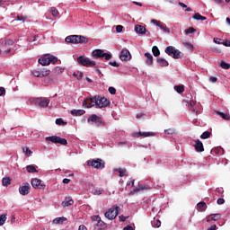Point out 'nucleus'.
I'll return each mask as SVG.
<instances>
[{
    "label": "nucleus",
    "instance_id": "obj_1",
    "mask_svg": "<svg viewBox=\"0 0 230 230\" xmlns=\"http://www.w3.org/2000/svg\"><path fill=\"white\" fill-rule=\"evenodd\" d=\"M65 40L71 44H87L89 42V39L82 35H70Z\"/></svg>",
    "mask_w": 230,
    "mask_h": 230
},
{
    "label": "nucleus",
    "instance_id": "obj_2",
    "mask_svg": "<svg viewBox=\"0 0 230 230\" xmlns=\"http://www.w3.org/2000/svg\"><path fill=\"white\" fill-rule=\"evenodd\" d=\"M58 58L53 55L47 54L44 57L39 58V64L41 66H49V64H57Z\"/></svg>",
    "mask_w": 230,
    "mask_h": 230
},
{
    "label": "nucleus",
    "instance_id": "obj_3",
    "mask_svg": "<svg viewBox=\"0 0 230 230\" xmlns=\"http://www.w3.org/2000/svg\"><path fill=\"white\" fill-rule=\"evenodd\" d=\"M93 230H103L107 227V224L102 220L100 216L92 217Z\"/></svg>",
    "mask_w": 230,
    "mask_h": 230
},
{
    "label": "nucleus",
    "instance_id": "obj_4",
    "mask_svg": "<svg viewBox=\"0 0 230 230\" xmlns=\"http://www.w3.org/2000/svg\"><path fill=\"white\" fill-rule=\"evenodd\" d=\"M111 105V101H109L105 97H102L100 95L95 96V108L96 109H103Z\"/></svg>",
    "mask_w": 230,
    "mask_h": 230
},
{
    "label": "nucleus",
    "instance_id": "obj_5",
    "mask_svg": "<svg viewBox=\"0 0 230 230\" xmlns=\"http://www.w3.org/2000/svg\"><path fill=\"white\" fill-rule=\"evenodd\" d=\"M119 207L114 206L111 207L105 214L104 217L108 218V220H114L118 215H119Z\"/></svg>",
    "mask_w": 230,
    "mask_h": 230
},
{
    "label": "nucleus",
    "instance_id": "obj_6",
    "mask_svg": "<svg viewBox=\"0 0 230 230\" xmlns=\"http://www.w3.org/2000/svg\"><path fill=\"white\" fill-rule=\"evenodd\" d=\"M77 62L80 66H84V67H94V66H96V61L90 60L89 58H85V56L78 57Z\"/></svg>",
    "mask_w": 230,
    "mask_h": 230
},
{
    "label": "nucleus",
    "instance_id": "obj_7",
    "mask_svg": "<svg viewBox=\"0 0 230 230\" xmlns=\"http://www.w3.org/2000/svg\"><path fill=\"white\" fill-rule=\"evenodd\" d=\"M165 53L169 55V57H172V58H182V52L175 49L173 46L167 47L165 49Z\"/></svg>",
    "mask_w": 230,
    "mask_h": 230
},
{
    "label": "nucleus",
    "instance_id": "obj_8",
    "mask_svg": "<svg viewBox=\"0 0 230 230\" xmlns=\"http://www.w3.org/2000/svg\"><path fill=\"white\" fill-rule=\"evenodd\" d=\"M93 58H105V60H111L112 58V55L109 53L103 52L102 49H95L92 52Z\"/></svg>",
    "mask_w": 230,
    "mask_h": 230
},
{
    "label": "nucleus",
    "instance_id": "obj_9",
    "mask_svg": "<svg viewBox=\"0 0 230 230\" xmlns=\"http://www.w3.org/2000/svg\"><path fill=\"white\" fill-rule=\"evenodd\" d=\"M32 102L34 105H36V107H40L44 109L49 105V99L46 97H38L33 99Z\"/></svg>",
    "mask_w": 230,
    "mask_h": 230
},
{
    "label": "nucleus",
    "instance_id": "obj_10",
    "mask_svg": "<svg viewBox=\"0 0 230 230\" xmlns=\"http://www.w3.org/2000/svg\"><path fill=\"white\" fill-rule=\"evenodd\" d=\"M88 123H95L96 127H105V122L102 119L101 117H98L96 114H92L88 119Z\"/></svg>",
    "mask_w": 230,
    "mask_h": 230
},
{
    "label": "nucleus",
    "instance_id": "obj_11",
    "mask_svg": "<svg viewBox=\"0 0 230 230\" xmlns=\"http://www.w3.org/2000/svg\"><path fill=\"white\" fill-rule=\"evenodd\" d=\"M1 46L4 47V53L8 55V53H11L12 49H10V46H13V40H10L8 38H5L4 40H1Z\"/></svg>",
    "mask_w": 230,
    "mask_h": 230
},
{
    "label": "nucleus",
    "instance_id": "obj_12",
    "mask_svg": "<svg viewBox=\"0 0 230 230\" xmlns=\"http://www.w3.org/2000/svg\"><path fill=\"white\" fill-rule=\"evenodd\" d=\"M87 164L88 166H93V168H97V170L105 168V162L102 159L88 161Z\"/></svg>",
    "mask_w": 230,
    "mask_h": 230
},
{
    "label": "nucleus",
    "instance_id": "obj_13",
    "mask_svg": "<svg viewBox=\"0 0 230 230\" xmlns=\"http://www.w3.org/2000/svg\"><path fill=\"white\" fill-rule=\"evenodd\" d=\"M96 106V97L86 98L83 102V107L85 109H91V107Z\"/></svg>",
    "mask_w": 230,
    "mask_h": 230
},
{
    "label": "nucleus",
    "instance_id": "obj_14",
    "mask_svg": "<svg viewBox=\"0 0 230 230\" xmlns=\"http://www.w3.org/2000/svg\"><path fill=\"white\" fill-rule=\"evenodd\" d=\"M32 188L36 190H44L46 188V184L42 183L40 179L33 178L31 181Z\"/></svg>",
    "mask_w": 230,
    "mask_h": 230
},
{
    "label": "nucleus",
    "instance_id": "obj_15",
    "mask_svg": "<svg viewBox=\"0 0 230 230\" xmlns=\"http://www.w3.org/2000/svg\"><path fill=\"white\" fill-rule=\"evenodd\" d=\"M119 58L122 60V62H127V60H130V58H132V55L128 49H123L120 52Z\"/></svg>",
    "mask_w": 230,
    "mask_h": 230
},
{
    "label": "nucleus",
    "instance_id": "obj_16",
    "mask_svg": "<svg viewBox=\"0 0 230 230\" xmlns=\"http://www.w3.org/2000/svg\"><path fill=\"white\" fill-rule=\"evenodd\" d=\"M155 136V134L154 132H136V133H133L132 137H152Z\"/></svg>",
    "mask_w": 230,
    "mask_h": 230
},
{
    "label": "nucleus",
    "instance_id": "obj_17",
    "mask_svg": "<svg viewBox=\"0 0 230 230\" xmlns=\"http://www.w3.org/2000/svg\"><path fill=\"white\" fill-rule=\"evenodd\" d=\"M31 187L30 186V183L26 182L23 185L20 186L19 188V192L21 195H28V193H30V189Z\"/></svg>",
    "mask_w": 230,
    "mask_h": 230
},
{
    "label": "nucleus",
    "instance_id": "obj_18",
    "mask_svg": "<svg viewBox=\"0 0 230 230\" xmlns=\"http://www.w3.org/2000/svg\"><path fill=\"white\" fill-rule=\"evenodd\" d=\"M194 148L196 152H204V144H202V141H200L199 139H196L194 140Z\"/></svg>",
    "mask_w": 230,
    "mask_h": 230
},
{
    "label": "nucleus",
    "instance_id": "obj_19",
    "mask_svg": "<svg viewBox=\"0 0 230 230\" xmlns=\"http://www.w3.org/2000/svg\"><path fill=\"white\" fill-rule=\"evenodd\" d=\"M146 66H152L154 64V56L149 52L145 53Z\"/></svg>",
    "mask_w": 230,
    "mask_h": 230
},
{
    "label": "nucleus",
    "instance_id": "obj_20",
    "mask_svg": "<svg viewBox=\"0 0 230 230\" xmlns=\"http://www.w3.org/2000/svg\"><path fill=\"white\" fill-rule=\"evenodd\" d=\"M73 204H75V201L73 200V199H71V197H66L65 200L61 203L63 208H69V206H73Z\"/></svg>",
    "mask_w": 230,
    "mask_h": 230
},
{
    "label": "nucleus",
    "instance_id": "obj_21",
    "mask_svg": "<svg viewBox=\"0 0 230 230\" xmlns=\"http://www.w3.org/2000/svg\"><path fill=\"white\" fill-rule=\"evenodd\" d=\"M135 31L139 35H145V33H146V28H145L143 25H136Z\"/></svg>",
    "mask_w": 230,
    "mask_h": 230
},
{
    "label": "nucleus",
    "instance_id": "obj_22",
    "mask_svg": "<svg viewBox=\"0 0 230 230\" xmlns=\"http://www.w3.org/2000/svg\"><path fill=\"white\" fill-rule=\"evenodd\" d=\"M222 218V215L220 214H211L208 217L207 222H211L213 220L214 222H217V220H220Z\"/></svg>",
    "mask_w": 230,
    "mask_h": 230
},
{
    "label": "nucleus",
    "instance_id": "obj_23",
    "mask_svg": "<svg viewBox=\"0 0 230 230\" xmlns=\"http://www.w3.org/2000/svg\"><path fill=\"white\" fill-rule=\"evenodd\" d=\"M157 64H159V66H161V67H168L169 63L166 61V59L163 58H158L156 59Z\"/></svg>",
    "mask_w": 230,
    "mask_h": 230
},
{
    "label": "nucleus",
    "instance_id": "obj_24",
    "mask_svg": "<svg viewBox=\"0 0 230 230\" xmlns=\"http://www.w3.org/2000/svg\"><path fill=\"white\" fill-rule=\"evenodd\" d=\"M70 113L72 114V116H75V117H78V116H84V114L85 113V111L84 110H72L70 111Z\"/></svg>",
    "mask_w": 230,
    "mask_h": 230
},
{
    "label": "nucleus",
    "instance_id": "obj_25",
    "mask_svg": "<svg viewBox=\"0 0 230 230\" xmlns=\"http://www.w3.org/2000/svg\"><path fill=\"white\" fill-rule=\"evenodd\" d=\"M216 114H217V116H220V118H222L223 119H226V121H230V115L228 113H224L217 111Z\"/></svg>",
    "mask_w": 230,
    "mask_h": 230
},
{
    "label": "nucleus",
    "instance_id": "obj_26",
    "mask_svg": "<svg viewBox=\"0 0 230 230\" xmlns=\"http://www.w3.org/2000/svg\"><path fill=\"white\" fill-rule=\"evenodd\" d=\"M40 73L41 75V78H44V76H49V75H51V70L46 69V68H40Z\"/></svg>",
    "mask_w": 230,
    "mask_h": 230
},
{
    "label": "nucleus",
    "instance_id": "obj_27",
    "mask_svg": "<svg viewBox=\"0 0 230 230\" xmlns=\"http://www.w3.org/2000/svg\"><path fill=\"white\" fill-rule=\"evenodd\" d=\"M197 208L199 211H206V209L208 208V205L206 204V202L201 201L197 204Z\"/></svg>",
    "mask_w": 230,
    "mask_h": 230
},
{
    "label": "nucleus",
    "instance_id": "obj_28",
    "mask_svg": "<svg viewBox=\"0 0 230 230\" xmlns=\"http://www.w3.org/2000/svg\"><path fill=\"white\" fill-rule=\"evenodd\" d=\"M26 170L29 173H38L39 171L35 168V165H27Z\"/></svg>",
    "mask_w": 230,
    "mask_h": 230
},
{
    "label": "nucleus",
    "instance_id": "obj_29",
    "mask_svg": "<svg viewBox=\"0 0 230 230\" xmlns=\"http://www.w3.org/2000/svg\"><path fill=\"white\" fill-rule=\"evenodd\" d=\"M67 221L66 217H57L53 220V224H64Z\"/></svg>",
    "mask_w": 230,
    "mask_h": 230
},
{
    "label": "nucleus",
    "instance_id": "obj_30",
    "mask_svg": "<svg viewBox=\"0 0 230 230\" xmlns=\"http://www.w3.org/2000/svg\"><path fill=\"white\" fill-rule=\"evenodd\" d=\"M58 137H57V136L46 137V141H50L51 143H55V145H58Z\"/></svg>",
    "mask_w": 230,
    "mask_h": 230
},
{
    "label": "nucleus",
    "instance_id": "obj_31",
    "mask_svg": "<svg viewBox=\"0 0 230 230\" xmlns=\"http://www.w3.org/2000/svg\"><path fill=\"white\" fill-rule=\"evenodd\" d=\"M2 184L3 186H10L12 184V179L10 177L3 178Z\"/></svg>",
    "mask_w": 230,
    "mask_h": 230
},
{
    "label": "nucleus",
    "instance_id": "obj_32",
    "mask_svg": "<svg viewBox=\"0 0 230 230\" xmlns=\"http://www.w3.org/2000/svg\"><path fill=\"white\" fill-rule=\"evenodd\" d=\"M151 225L156 228L161 227V220L154 218V220L151 221Z\"/></svg>",
    "mask_w": 230,
    "mask_h": 230
},
{
    "label": "nucleus",
    "instance_id": "obj_33",
    "mask_svg": "<svg viewBox=\"0 0 230 230\" xmlns=\"http://www.w3.org/2000/svg\"><path fill=\"white\" fill-rule=\"evenodd\" d=\"M54 74L55 75H62V73H64V67L62 66H56L54 69Z\"/></svg>",
    "mask_w": 230,
    "mask_h": 230
},
{
    "label": "nucleus",
    "instance_id": "obj_34",
    "mask_svg": "<svg viewBox=\"0 0 230 230\" xmlns=\"http://www.w3.org/2000/svg\"><path fill=\"white\" fill-rule=\"evenodd\" d=\"M153 55L154 57H159L161 55V51L159 50V48L157 46H154L152 48Z\"/></svg>",
    "mask_w": 230,
    "mask_h": 230
},
{
    "label": "nucleus",
    "instance_id": "obj_35",
    "mask_svg": "<svg viewBox=\"0 0 230 230\" xmlns=\"http://www.w3.org/2000/svg\"><path fill=\"white\" fill-rule=\"evenodd\" d=\"M174 91H177L179 94H182L184 93V85H175Z\"/></svg>",
    "mask_w": 230,
    "mask_h": 230
},
{
    "label": "nucleus",
    "instance_id": "obj_36",
    "mask_svg": "<svg viewBox=\"0 0 230 230\" xmlns=\"http://www.w3.org/2000/svg\"><path fill=\"white\" fill-rule=\"evenodd\" d=\"M158 28L162 29L164 33H170V29H168V27H166V24L163 22L158 25Z\"/></svg>",
    "mask_w": 230,
    "mask_h": 230
},
{
    "label": "nucleus",
    "instance_id": "obj_37",
    "mask_svg": "<svg viewBox=\"0 0 230 230\" xmlns=\"http://www.w3.org/2000/svg\"><path fill=\"white\" fill-rule=\"evenodd\" d=\"M200 137L201 139H209V137H211V132L205 131L201 134Z\"/></svg>",
    "mask_w": 230,
    "mask_h": 230
},
{
    "label": "nucleus",
    "instance_id": "obj_38",
    "mask_svg": "<svg viewBox=\"0 0 230 230\" xmlns=\"http://www.w3.org/2000/svg\"><path fill=\"white\" fill-rule=\"evenodd\" d=\"M219 67H222V69H230V64L226 63V61H221Z\"/></svg>",
    "mask_w": 230,
    "mask_h": 230
},
{
    "label": "nucleus",
    "instance_id": "obj_39",
    "mask_svg": "<svg viewBox=\"0 0 230 230\" xmlns=\"http://www.w3.org/2000/svg\"><path fill=\"white\" fill-rule=\"evenodd\" d=\"M58 144L66 146V145H67V140L66 138L58 137Z\"/></svg>",
    "mask_w": 230,
    "mask_h": 230
},
{
    "label": "nucleus",
    "instance_id": "obj_40",
    "mask_svg": "<svg viewBox=\"0 0 230 230\" xmlns=\"http://www.w3.org/2000/svg\"><path fill=\"white\" fill-rule=\"evenodd\" d=\"M31 75L33 76H36V78H42V75H40V70H33L31 72Z\"/></svg>",
    "mask_w": 230,
    "mask_h": 230
},
{
    "label": "nucleus",
    "instance_id": "obj_41",
    "mask_svg": "<svg viewBox=\"0 0 230 230\" xmlns=\"http://www.w3.org/2000/svg\"><path fill=\"white\" fill-rule=\"evenodd\" d=\"M50 13H52L53 17H58V10L55 7L50 8Z\"/></svg>",
    "mask_w": 230,
    "mask_h": 230
},
{
    "label": "nucleus",
    "instance_id": "obj_42",
    "mask_svg": "<svg viewBox=\"0 0 230 230\" xmlns=\"http://www.w3.org/2000/svg\"><path fill=\"white\" fill-rule=\"evenodd\" d=\"M197 30L193 27H190L189 29L185 30V35H190V33H195Z\"/></svg>",
    "mask_w": 230,
    "mask_h": 230
},
{
    "label": "nucleus",
    "instance_id": "obj_43",
    "mask_svg": "<svg viewBox=\"0 0 230 230\" xmlns=\"http://www.w3.org/2000/svg\"><path fill=\"white\" fill-rule=\"evenodd\" d=\"M119 177H125L127 175V170L126 169H119Z\"/></svg>",
    "mask_w": 230,
    "mask_h": 230
},
{
    "label": "nucleus",
    "instance_id": "obj_44",
    "mask_svg": "<svg viewBox=\"0 0 230 230\" xmlns=\"http://www.w3.org/2000/svg\"><path fill=\"white\" fill-rule=\"evenodd\" d=\"M6 222V215H0V226H3Z\"/></svg>",
    "mask_w": 230,
    "mask_h": 230
},
{
    "label": "nucleus",
    "instance_id": "obj_45",
    "mask_svg": "<svg viewBox=\"0 0 230 230\" xmlns=\"http://www.w3.org/2000/svg\"><path fill=\"white\" fill-rule=\"evenodd\" d=\"M22 151L26 155H31V154H33V152H31V150H30V147H25L22 149Z\"/></svg>",
    "mask_w": 230,
    "mask_h": 230
},
{
    "label": "nucleus",
    "instance_id": "obj_46",
    "mask_svg": "<svg viewBox=\"0 0 230 230\" xmlns=\"http://www.w3.org/2000/svg\"><path fill=\"white\" fill-rule=\"evenodd\" d=\"M92 193H93V195H102V190H100V189H93V190H92Z\"/></svg>",
    "mask_w": 230,
    "mask_h": 230
},
{
    "label": "nucleus",
    "instance_id": "obj_47",
    "mask_svg": "<svg viewBox=\"0 0 230 230\" xmlns=\"http://www.w3.org/2000/svg\"><path fill=\"white\" fill-rule=\"evenodd\" d=\"M56 125H66V122H64V119H57Z\"/></svg>",
    "mask_w": 230,
    "mask_h": 230
},
{
    "label": "nucleus",
    "instance_id": "obj_48",
    "mask_svg": "<svg viewBox=\"0 0 230 230\" xmlns=\"http://www.w3.org/2000/svg\"><path fill=\"white\" fill-rule=\"evenodd\" d=\"M212 154H222V149L221 147H216L211 151Z\"/></svg>",
    "mask_w": 230,
    "mask_h": 230
},
{
    "label": "nucleus",
    "instance_id": "obj_49",
    "mask_svg": "<svg viewBox=\"0 0 230 230\" xmlns=\"http://www.w3.org/2000/svg\"><path fill=\"white\" fill-rule=\"evenodd\" d=\"M201 17H202V15H201L200 13H196L193 15L192 19H195V21H200Z\"/></svg>",
    "mask_w": 230,
    "mask_h": 230
},
{
    "label": "nucleus",
    "instance_id": "obj_50",
    "mask_svg": "<svg viewBox=\"0 0 230 230\" xmlns=\"http://www.w3.org/2000/svg\"><path fill=\"white\" fill-rule=\"evenodd\" d=\"M116 31L117 33H121L123 31V25H117Z\"/></svg>",
    "mask_w": 230,
    "mask_h": 230
},
{
    "label": "nucleus",
    "instance_id": "obj_51",
    "mask_svg": "<svg viewBox=\"0 0 230 230\" xmlns=\"http://www.w3.org/2000/svg\"><path fill=\"white\" fill-rule=\"evenodd\" d=\"M109 65L112 66L113 67H119V64L116 61H110Z\"/></svg>",
    "mask_w": 230,
    "mask_h": 230
},
{
    "label": "nucleus",
    "instance_id": "obj_52",
    "mask_svg": "<svg viewBox=\"0 0 230 230\" xmlns=\"http://www.w3.org/2000/svg\"><path fill=\"white\" fill-rule=\"evenodd\" d=\"M110 94H116V88L110 86L108 89Z\"/></svg>",
    "mask_w": 230,
    "mask_h": 230
},
{
    "label": "nucleus",
    "instance_id": "obj_53",
    "mask_svg": "<svg viewBox=\"0 0 230 230\" xmlns=\"http://www.w3.org/2000/svg\"><path fill=\"white\" fill-rule=\"evenodd\" d=\"M185 48H187L190 51H193V44H191V43H188V42L185 43Z\"/></svg>",
    "mask_w": 230,
    "mask_h": 230
},
{
    "label": "nucleus",
    "instance_id": "obj_54",
    "mask_svg": "<svg viewBox=\"0 0 230 230\" xmlns=\"http://www.w3.org/2000/svg\"><path fill=\"white\" fill-rule=\"evenodd\" d=\"M145 190V188H143V186H141V185H138L137 187H136V188L133 190V191L137 192V191H141V190Z\"/></svg>",
    "mask_w": 230,
    "mask_h": 230
},
{
    "label": "nucleus",
    "instance_id": "obj_55",
    "mask_svg": "<svg viewBox=\"0 0 230 230\" xmlns=\"http://www.w3.org/2000/svg\"><path fill=\"white\" fill-rule=\"evenodd\" d=\"M213 40H214L215 44H222V40H224L219 39V38H214Z\"/></svg>",
    "mask_w": 230,
    "mask_h": 230
},
{
    "label": "nucleus",
    "instance_id": "obj_56",
    "mask_svg": "<svg viewBox=\"0 0 230 230\" xmlns=\"http://www.w3.org/2000/svg\"><path fill=\"white\" fill-rule=\"evenodd\" d=\"M217 204L219 205V206H222V204H225L226 203V199H222V198H219V199H217Z\"/></svg>",
    "mask_w": 230,
    "mask_h": 230
},
{
    "label": "nucleus",
    "instance_id": "obj_57",
    "mask_svg": "<svg viewBox=\"0 0 230 230\" xmlns=\"http://www.w3.org/2000/svg\"><path fill=\"white\" fill-rule=\"evenodd\" d=\"M4 94H6V89L0 87V96H4Z\"/></svg>",
    "mask_w": 230,
    "mask_h": 230
},
{
    "label": "nucleus",
    "instance_id": "obj_58",
    "mask_svg": "<svg viewBox=\"0 0 230 230\" xmlns=\"http://www.w3.org/2000/svg\"><path fill=\"white\" fill-rule=\"evenodd\" d=\"M223 46H226V48H230V40H226L225 41L222 42Z\"/></svg>",
    "mask_w": 230,
    "mask_h": 230
},
{
    "label": "nucleus",
    "instance_id": "obj_59",
    "mask_svg": "<svg viewBox=\"0 0 230 230\" xmlns=\"http://www.w3.org/2000/svg\"><path fill=\"white\" fill-rule=\"evenodd\" d=\"M17 21H21L22 22H24V21H26V18L22 15H18Z\"/></svg>",
    "mask_w": 230,
    "mask_h": 230
},
{
    "label": "nucleus",
    "instance_id": "obj_60",
    "mask_svg": "<svg viewBox=\"0 0 230 230\" xmlns=\"http://www.w3.org/2000/svg\"><path fill=\"white\" fill-rule=\"evenodd\" d=\"M165 134H175V129H172V128L166 129Z\"/></svg>",
    "mask_w": 230,
    "mask_h": 230
},
{
    "label": "nucleus",
    "instance_id": "obj_61",
    "mask_svg": "<svg viewBox=\"0 0 230 230\" xmlns=\"http://www.w3.org/2000/svg\"><path fill=\"white\" fill-rule=\"evenodd\" d=\"M151 22H152L153 24H155V25L158 26V27H159V26L161 25V23H162L161 22H159V21H157V20H152Z\"/></svg>",
    "mask_w": 230,
    "mask_h": 230
},
{
    "label": "nucleus",
    "instance_id": "obj_62",
    "mask_svg": "<svg viewBox=\"0 0 230 230\" xmlns=\"http://www.w3.org/2000/svg\"><path fill=\"white\" fill-rule=\"evenodd\" d=\"M151 22H152L153 24H155V25L158 26V27H159V26L161 25V23H162L161 22H159V21H157V20H152Z\"/></svg>",
    "mask_w": 230,
    "mask_h": 230
},
{
    "label": "nucleus",
    "instance_id": "obj_63",
    "mask_svg": "<svg viewBox=\"0 0 230 230\" xmlns=\"http://www.w3.org/2000/svg\"><path fill=\"white\" fill-rule=\"evenodd\" d=\"M217 80H218V78L215 77V76H211L209 78V82H212V84H216Z\"/></svg>",
    "mask_w": 230,
    "mask_h": 230
},
{
    "label": "nucleus",
    "instance_id": "obj_64",
    "mask_svg": "<svg viewBox=\"0 0 230 230\" xmlns=\"http://www.w3.org/2000/svg\"><path fill=\"white\" fill-rule=\"evenodd\" d=\"M78 230H87V227L84 225L79 226Z\"/></svg>",
    "mask_w": 230,
    "mask_h": 230
}]
</instances>
